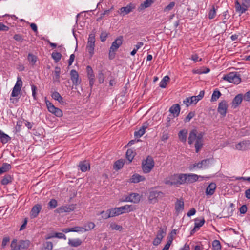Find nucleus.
<instances>
[{
	"label": "nucleus",
	"instance_id": "nucleus-24",
	"mask_svg": "<svg viewBox=\"0 0 250 250\" xmlns=\"http://www.w3.org/2000/svg\"><path fill=\"white\" fill-rule=\"evenodd\" d=\"M184 202L182 200H177L175 203V209L176 212L179 213L180 211H182L184 209Z\"/></svg>",
	"mask_w": 250,
	"mask_h": 250
},
{
	"label": "nucleus",
	"instance_id": "nucleus-62",
	"mask_svg": "<svg viewBox=\"0 0 250 250\" xmlns=\"http://www.w3.org/2000/svg\"><path fill=\"white\" fill-rule=\"evenodd\" d=\"M32 96L35 100L36 99V91L37 90V87L35 85H31Z\"/></svg>",
	"mask_w": 250,
	"mask_h": 250
},
{
	"label": "nucleus",
	"instance_id": "nucleus-12",
	"mask_svg": "<svg viewBox=\"0 0 250 250\" xmlns=\"http://www.w3.org/2000/svg\"><path fill=\"white\" fill-rule=\"evenodd\" d=\"M116 209V211L118 212L119 215L124 213H127L133 210V207L132 205H126L124 206H122L119 208H115Z\"/></svg>",
	"mask_w": 250,
	"mask_h": 250
},
{
	"label": "nucleus",
	"instance_id": "nucleus-9",
	"mask_svg": "<svg viewBox=\"0 0 250 250\" xmlns=\"http://www.w3.org/2000/svg\"><path fill=\"white\" fill-rule=\"evenodd\" d=\"M76 205V204H71L68 206H62L56 209L55 212L59 214L63 212H70L75 209Z\"/></svg>",
	"mask_w": 250,
	"mask_h": 250
},
{
	"label": "nucleus",
	"instance_id": "nucleus-30",
	"mask_svg": "<svg viewBox=\"0 0 250 250\" xmlns=\"http://www.w3.org/2000/svg\"><path fill=\"white\" fill-rule=\"evenodd\" d=\"M60 68L56 67L54 71V76L53 78L54 82H60Z\"/></svg>",
	"mask_w": 250,
	"mask_h": 250
},
{
	"label": "nucleus",
	"instance_id": "nucleus-25",
	"mask_svg": "<svg viewBox=\"0 0 250 250\" xmlns=\"http://www.w3.org/2000/svg\"><path fill=\"white\" fill-rule=\"evenodd\" d=\"M174 177L178 179L177 184H184L186 183V174H175Z\"/></svg>",
	"mask_w": 250,
	"mask_h": 250
},
{
	"label": "nucleus",
	"instance_id": "nucleus-22",
	"mask_svg": "<svg viewBox=\"0 0 250 250\" xmlns=\"http://www.w3.org/2000/svg\"><path fill=\"white\" fill-rule=\"evenodd\" d=\"M175 174L169 176L165 179V183L167 185H173L177 184V179L176 177H174Z\"/></svg>",
	"mask_w": 250,
	"mask_h": 250
},
{
	"label": "nucleus",
	"instance_id": "nucleus-11",
	"mask_svg": "<svg viewBox=\"0 0 250 250\" xmlns=\"http://www.w3.org/2000/svg\"><path fill=\"white\" fill-rule=\"evenodd\" d=\"M227 103L225 100H223L219 103L217 111L221 115L225 116L227 113Z\"/></svg>",
	"mask_w": 250,
	"mask_h": 250
},
{
	"label": "nucleus",
	"instance_id": "nucleus-33",
	"mask_svg": "<svg viewBox=\"0 0 250 250\" xmlns=\"http://www.w3.org/2000/svg\"><path fill=\"white\" fill-rule=\"evenodd\" d=\"M12 182V177L10 175L7 174L5 175L2 179L1 183L3 185H6L8 183Z\"/></svg>",
	"mask_w": 250,
	"mask_h": 250
},
{
	"label": "nucleus",
	"instance_id": "nucleus-5",
	"mask_svg": "<svg viewBox=\"0 0 250 250\" xmlns=\"http://www.w3.org/2000/svg\"><path fill=\"white\" fill-rule=\"evenodd\" d=\"M46 106L47 107L48 111L54 114L55 116L58 117H61L62 116V111L56 107L49 101H45Z\"/></svg>",
	"mask_w": 250,
	"mask_h": 250
},
{
	"label": "nucleus",
	"instance_id": "nucleus-14",
	"mask_svg": "<svg viewBox=\"0 0 250 250\" xmlns=\"http://www.w3.org/2000/svg\"><path fill=\"white\" fill-rule=\"evenodd\" d=\"M71 80L74 85H78L80 83L81 80L79 79V74L74 69L70 71Z\"/></svg>",
	"mask_w": 250,
	"mask_h": 250
},
{
	"label": "nucleus",
	"instance_id": "nucleus-37",
	"mask_svg": "<svg viewBox=\"0 0 250 250\" xmlns=\"http://www.w3.org/2000/svg\"><path fill=\"white\" fill-rule=\"evenodd\" d=\"M169 79V77L168 76H165L160 83V87L161 88H165Z\"/></svg>",
	"mask_w": 250,
	"mask_h": 250
},
{
	"label": "nucleus",
	"instance_id": "nucleus-8",
	"mask_svg": "<svg viewBox=\"0 0 250 250\" xmlns=\"http://www.w3.org/2000/svg\"><path fill=\"white\" fill-rule=\"evenodd\" d=\"M22 85V82L20 77H18L17 81L11 93V97H17L19 94Z\"/></svg>",
	"mask_w": 250,
	"mask_h": 250
},
{
	"label": "nucleus",
	"instance_id": "nucleus-1",
	"mask_svg": "<svg viewBox=\"0 0 250 250\" xmlns=\"http://www.w3.org/2000/svg\"><path fill=\"white\" fill-rule=\"evenodd\" d=\"M204 133L203 132H200L198 133L196 129L192 130L189 135L188 138V142L189 144L191 145L195 141V148L196 153H198L199 150L202 148L203 145V136Z\"/></svg>",
	"mask_w": 250,
	"mask_h": 250
},
{
	"label": "nucleus",
	"instance_id": "nucleus-61",
	"mask_svg": "<svg viewBox=\"0 0 250 250\" xmlns=\"http://www.w3.org/2000/svg\"><path fill=\"white\" fill-rule=\"evenodd\" d=\"M108 34L106 32H102L100 35V39L102 42H104L106 40Z\"/></svg>",
	"mask_w": 250,
	"mask_h": 250
},
{
	"label": "nucleus",
	"instance_id": "nucleus-4",
	"mask_svg": "<svg viewBox=\"0 0 250 250\" xmlns=\"http://www.w3.org/2000/svg\"><path fill=\"white\" fill-rule=\"evenodd\" d=\"M163 196L164 193L162 192L157 190H152L150 191L148 199L151 203H155Z\"/></svg>",
	"mask_w": 250,
	"mask_h": 250
},
{
	"label": "nucleus",
	"instance_id": "nucleus-7",
	"mask_svg": "<svg viewBox=\"0 0 250 250\" xmlns=\"http://www.w3.org/2000/svg\"><path fill=\"white\" fill-rule=\"evenodd\" d=\"M242 5L237 1L235 3V8L236 11L240 13H244L247 9V8L250 5V0H242Z\"/></svg>",
	"mask_w": 250,
	"mask_h": 250
},
{
	"label": "nucleus",
	"instance_id": "nucleus-27",
	"mask_svg": "<svg viewBox=\"0 0 250 250\" xmlns=\"http://www.w3.org/2000/svg\"><path fill=\"white\" fill-rule=\"evenodd\" d=\"M242 99L243 97L242 94H238L235 97L232 101V104L234 106V107H237L241 103Z\"/></svg>",
	"mask_w": 250,
	"mask_h": 250
},
{
	"label": "nucleus",
	"instance_id": "nucleus-10",
	"mask_svg": "<svg viewBox=\"0 0 250 250\" xmlns=\"http://www.w3.org/2000/svg\"><path fill=\"white\" fill-rule=\"evenodd\" d=\"M141 196L138 193H132L125 197L123 201L131 202L134 203H137L140 200Z\"/></svg>",
	"mask_w": 250,
	"mask_h": 250
},
{
	"label": "nucleus",
	"instance_id": "nucleus-18",
	"mask_svg": "<svg viewBox=\"0 0 250 250\" xmlns=\"http://www.w3.org/2000/svg\"><path fill=\"white\" fill-rule=\"evenodd\" d=\"M200 176L195 174H186V183H192L198 180Z\"/></svg>",
	"mask_w": 250,
	"mask_h": 250
},
{
	"label": "nucleus",
	"instance_id": "nucleus-34",
	"mask_svg": "<svg viewBox=\"0 0 250 250\" xmlns=\"http://www.w3.org/2000/svg\"><path fill=\"white\" fill-rule=\"evenodd\" d=\"M120 10L121 12L120 14L124 16L131 12L132 11V8L130 6L128 5L126 7H122Z\"/></svg>",
	"mask_w": 250,
	"mask_h": 250
},
{
	"label": "nucleus",
	"instance_id": "nucleus-19",
	"mask_svg": "<svg viewBox=\"0 0 250 250\" xmlns=\"http://www.w3.org/2000/svg\"><path fill=\"white\" fill-rule=\"evenodd\" d=\"M30 245V241L29 240H20L18 245V250H23L27 249Z\"/></svg>",
	"mask_w": 250,
	"mask_h": 250
},
{
	"label": "nucleus",
	"instance_id": "nucleus-56",
	"mask_svg": "<svg viewBox=\"0 0 250 250\" xmlns=\"http://www.w3.org/2000/svg\"><path fill=\"white\" fill-rule=\"evenodd\" d=\"M198 221V219H195V228H199L200 227L202 226L205 223V220L204 218L200 220L199 222H197Z\"/></svg>",
	"mask_w": 250,
	"mask_h": 250
},
{
	"label": "nucleus",
	"instance_id": "nucleus-48",
	"mask_svg": "<svg viewBox=\"0 0 250 250\" xmlns=\"http://www.w3.org/2000/svg\"><path fill=\"white\" fill-rule=\"evenodd\" d=\"M89 167V166L88 164L84 163V162H80L79 164V167H80L81 170L83 172H85L87 170V166Z\"/></svg>",
	"mask_w": 250,
	"mask_h": 250
},
{
	"label": "nucleus",
	"instance_id": "nucleus-60",
	"mask_svg": "<svg viewBox=\"0 0 250 250\" xmlns=\"http://www.w3.org/2000/svg\"><path fill=\"white\" fill-rule=\"evenodd\" d=\"M149 124L148 121H146L143 124V125L142 126V136L144 134L145 129L148 127Z\"/></svg>",
	"mask_w": 250,
	"mask_h": 250
},
{
	"label": "nucleus",
	"instance_id": "nucleus-59",
	"mask_svg": "<svg viewBox=\"0 0 250 250\" xmlns=\"http://www.w3.org/2000/svg\"><path fill=\"white\" fill-rule=\"evenodd\" d=\"M83 227H75L74 228H71V232H83Z\"/></svg>",
	"mask_w": 250,
	"mask_h": 250
},
{
	"label": "nucleus",
	"instance_id": "nucleus-49",
	"mask_svg": "<svg viewBox=\"0 0 250 250\" xmlns=\"http://www.w3.org/2000/svg\"><path fill=\"white\" fill-rule=\"evenodd\" d=\"M195 112L191 111L190 112L188 115L184 119V122L185 123L188 122L190 120L195 116Z\"/></svg>",
	"mask_w": 250,
	"mask_h": 250
},
{
	"label": "nucleus",
	"instance_id": "nucleus-64",
	"mask_svg": "<svg viewBox=\"0 0 250 250\" xmlns=\"http://www.w3.org/2000/svg\"><path fill=\"white\" fill-rule=\"evenodd\" d=\"M13 38L16 41L19 42H22V41L23 40L22 36L20 34H15Z\"/></svg>",
	"mask_w": 250,
	"mask_h": 250
},
{
	"label": "nucleus",
	"instance_id": "nucleus-47",
	"mask_svg": "<svg viewBox=\"0 0 250 250\" xmlns=\"http://www.w3.org/2000/svg\"><path fill=\"white\" fill-rule=\"evenodd\" d=\"M99 214L102 215V218L104 219H106L110 217V213L109 214L108 209L105 211H102L99 213L97 214L98 215Z\"/></svg>",
	"mask_w": 250,
	"mask_h": 250
},
{
	"label": "nucleus",
	"instance_id": "nucleus-45",
	"mask_svg": "<svg viewBox=\"0 0 250 250\" xmlns=\"http://www.w3.org/2000/svg\"><path fill=\"white\" fill-rule=\"evenodd\" d=\"M53 237H57V238H60V239L63 238L64 239H66L65 235L63 233L58 232V233H56L54 235L47 237L46 238V239H50Z\"/></svg>",
	"mask_w": 250,
	"mask_h": 250
},
{
	"label": "nucleus",
	"instance_id": "nucleus-43",
	"mask_svg": "<svg viewBox=\"0 0 250 250\" xmlns=\"http://www.w3.org/2000/svg\"><path fill=\"white\" fill-rule=\"evenodd\" d=\"M28 59L29 62L34 65L37 61V57L31 53H29L28 55Z\"/></svg>",
	"mask_w": 250,
	"mask_h": 250
},
{
	"label": "nucleus",
	"instance_id": "nucleus-3",
	"mask_svg": "<svg viewBox=\"0 0 250 250\" xmlns=\"http://www.w3.org/2000/svg\"><path fill=\"white\" fill-rule=\"evenodd\" d=\"M223 80L234 84H238L241 82L240 76L236 72H231L223 77Z\"/></svg>",
	"mask_w": 250,
	"mask_h": 250
},
{
	"label": "nucleus",
	"instance_id": "nucleus-54",
	"mask_svg": "<svg viewBox=\"0 0 250 250\" xmlns=\"http://www.w3.org/2000/svg\"><path fill=\"white\" fill-rule=\"evenodd\" d=\"M48 206L50 208H55L57 206V202L55 199H51L48 203Z\"/></svg>",
	"mask_w": 250,
	"mask_h": 250
},
{
	"label": "nucleus",
	"instance_id": "nucleus-52",
	"mask_svg": "<svg viewBox=\"0 0 250 250\" xmlns=\"http://www.w3.org/2000/svg\"><path fill=\"white\" fill-rule=\"evenodd\" d=\"M216 15V10L214 6H212V9L210 10L208 13V18L209 19H212L215 17Z\"/></svg>",
	"mask_w": 250,
	"mask_h": 250
},
{
	"label": "nucleus",
	"instance_id": "nucleus-55",
	"mask_svg": "<svg viewBox=\"0 0 250 250\" xmlns=\"http://www.w3.org/2000/svg\"><path fill=\"white\" fill-rule=\"evenodd\" d=\"M109 213H110V217L119 215L118 212L116 211V208L108 209Z\"/></svg>",
	"mask_w": 250,
	"mask_h": 250
},
{
	"label": "nucleus",
	"instance_id": "nucleus-35",
	"mask_svg": "<svg viewBox=\"0 0 250 250\" xmlns=\"http://www.w3.org/2000/svg\"><path fill=\"white\" fill-rule=\"evenodd\" d=\"M141 181V176L138 174H133L129 179V182L136 183Z\"/></svg>",
	"mask_w": 250,
	"mask_h": 250
},
{
	"label": "nucleus",
	"instance_id": "nucleus-46",
	"mask_svg": "<svg viewBox=\"0 0 250 250\" xmlns=\"http://www.w3.org/2000/svg\"><path fill=\"white\" fill-rule=\"evenodd\" d=\"M176 234V230L175 229L172 230L171 231V232L168 234V235L167 237V241L172 243V242L173 240L174 236Z\"/></svg>",
	"mask_w": 250,
	"mask_h": 250
},
{
	"label": "nucleus",
	"instance_id": "nucleus-13",
	"mask_svg": "<svg viewBox=\"0 0 250 250\" xmlns=\"http://www.w3.org/2000/svg\"><path fill=\"white\" fill-rule=\"evenodd\" d=\"M123 41V36H119L117 38L115 41L112 42L110 48L112 50L117 51L119 47L122 44Z\"/></svg>",
	"mask_w": 250,
	"mask_h": 250
},
{
	"label": "nucleus",
	"instance_id": "nucleus-17",
	"mask_svg": "<svg viewBox=\"0 0 250 250\" xmlns=\"http://www.w3.org/2000/svg\"><path fill=\"white\" fill-rule=\"evenodd\" d=\"M180 110L179 104H174L169 108V111L173 114L174 117H177L180 113Z\"/></svg>",
	"mask_w": 250,
	"mask_h": 250
},
{
	"label": "nucleus",
	"instance_id": "nucleus-29",
	"mask_svg": "<svg viewBox=\"0 0 250 250\" xmlns=\"http://www.w3.org/2000/svg\"><path fill=\"white\" fill-rule=\"evenodd\" d=\"M135 153L133 151V150L131 149H128L126 152V158L129 161V163H130L133 160L134 157L135 156Z\"/></svg>",
	"mask_w": 250,
	"mask_h": 250
},
{
	"label": "nucleus",
	"instance_id": "nucleus-53",
	"mask_svg": "<svg viewBox=\"0 0 250 250\" xmlns=\"http://www.w3.org/2000/svg\"><path fill=\"white\" fill-rule=\"evenodd\" d=\"M110 228L113 230H121L123 228L121 226L118 225L114 223H112L110 224Z\"/></svg>",
	"mask_w": 250,
	"mask_h": 250
},
{
	"label": "nucleus",
	"instance_id": "nucleus-6",
	"mask_svg": "<svg viewBox=\"0 0 250 250\" xmlns=\"http://www.w3.org/2000/svg\"><path fill=\"white\" fill-rule=\"evenodd\" d=\"M209 162V159H204L198 163H195L193 164L190 165L189 166V169L190 170H192L196 167L198 168H205L208 166Z\"/></svg>",
	"mask_w": 250,
	"mask_h": 250
},
{
	"label": "nucleus",
	"instance_id": "nucleus-41",
	"mask_svg": "<svg viewBox=\"0 0 250 250\" xmlns=\"http://www.w3.org/2000/svg\"><path fill=\"white\" fill-rule=\"evenodd\" d=\"M52 58L56 62H58L61 59L62 54L59 52H53L51 54Z\"/></svg>",
	"mask_w": 250,
	"mask_h": 250
},
{
	"label": "nucleus",
	"instance_id": "nucleus-21",
	"mask_svg": "<svg viewBox=\"0 0 250 250\" xmlns=\"http://www.w3.org/2000/svg\"><path fill=\"white\" fill-rule=\"evenodd\" d=\"M250 144V143L249 141H243L236 145V148L239 150H244L247 148Z\"/></svg>",
	"mask_w": 250,
	"mask_h": 250
},
{
	"label": "nucleus",
	"instance_id": "nucleus-42",
	"mask_svg": "<svg viewBox=\"0 0 250 250\" xmlns=\"http://www.w3.org/2000/svg\"><path fill=\"white\" fill-rule=\"evenodd\" d=\"M11 168V166L10 164L5 163H3L2 166L0 167V169L2 170V172L3 173L9 170Z\"/></svg>",
	"mask_w": 250,
	"mask_h": 250
},
{
	"label": "nucleus",
	"instance_id": "nucleus-63",
	"mask_svg": "<svg viewBox=\"0 0 250 250\" xmlns=\"http://www.w3.org/2000/svg\"><path fill=\"white\" fill-rule=\"evenodd\" d=\"M10 241V239H9V237H4L3 240H2V244H1V246L3 248L5 247L7 243L9 242Z\"/></svg>",
	"mask_w": 250,
	"mask_h": 250
},
{
	"label": "nucleus",
	"instance_id": "nucleus-26",
	"mask_svg": "<svg viewBox=\"0 0 250 250\" xmlns=\"http://www.w3.org/2000/svg\"><path fill=\"white\" fill-rule=\"evenodd\" d=\"M187 134L188 130L187 129H183L180 130L178 133V137L180 140L183 142L185 143L187 141Z\"/></svg>",
	"mask_w": 250,
	"mask_h": 250
},
{
	"label": "nucleus",
	"instance_id": "nucleus-51",
	"mask_svg": "<svg viewBox=\"0 0 250 250\" xmlns=\"http://www.w3.org/2000/svg\"><path fill=\"white\" fill-rule=\"evenodd\" d=\"M44 250H52L53 248V244L51 242H46L44 243Z\"/></svg>",
	"mask_w": 250,
	"mask_h": 250
},
{
	"label": "nucleus",
	"instance_id": "nucleus-40",
	"mask_svg": "<svg viewBox=\"0 0 250 250\" xmlns=\"http://www.w3.org/2000/svg\"><path fill=\"white\" fill-rule=\"evenodd\" d=\"M154 2V0H146L143 3H142V9L150 7Z\"/></svg>",
	"mask_w": 250,
	"mask_h": 250
},
{
	"label": "nucleus",
	"instance_id": "nucleus-44",
	"mask_svg": "<svg viewBox=\"0 0 250 250\" xmlns=\"http://www.w3.org/2000/svg\"><path fill=\"white\" fill-rule=\"evenodd\" d=\"M212 247L214 250H221V246L219 241L215 240L212 242Z\"/></svg>",
	"mask_w": 250,
	"mask_h": 250
},
{
	"label": "nucleus",
	"instance_id": "nucleus-50",
	"mask_svg": "<svg viewBox=\"0 0 250 250\" xmlns=\"http://www.w3.org/2000/svg\"><path fill=\"white\" fill-rule=\"evenodd\" d=\"M98 79L100 83H102L104 82V76L103 70H101L99 72L98 75Z\"/></svg>",
	"mask_w": 250,
	"mask_h": 250
},
{
	"label": "nucleus",
	"instance_id": "nucleus-39",
	"mask_svg": "<svg viewBox=\"0 0 250 250\" xmlns=\"http://www.w3.org/2000/svg\"><path fill=\"white\" fill-rule=\"evenodd\" d=\"M221 95V93L218 90H215L214 91L212 97H211V101H216Z\"/></svg>",
	"mask_w": 250,
	"mask_h": 250
},
{
	"label": "nucleus",
	"instance_id": "nucleus-23",
	"mask_svg": "<svg viewBox=\"0 0 250 250\" xmlns=\"http://www.w3.org/2000/svg\"><path fill=\"white\" fill-rule=\"evenodd\" d=\"M125 160L124 159H119L114 163L113 169L116 171L121 169L124 166Z\"/></svg>",
	"mask_w": 250,
	"mask_h": 250
},
{
	"label": "nucleus",
	"instance_id": "nucleus-32",
	"mask_svg": "<svg viewBox=\"0 0 250 250\" xmlns=\"http://www.w3.org/2000/svg\"><path fill=\"white\" fill-rule=\"evenodd\" d=\"M94 47L95 43L87 42V45L86 48L91 56H92L94 53Z\"/></svg>",
	"mask_w": 250,
	"mask_h": 250
},
{
	"label": "nucleus",
	"instance_id": "nucleus-16",
	"mask_svg": "<svg viewBox=\"0 0 250 250\" xmlns=\"http://www.w3.org/2000/svg\"><path fill=\"white\" fill-rule=\"evenodd\" d=\"M42 206L40 204H36L34 206L30 212V217L31 218H34L37 217L41 210Z\"/></svg>",
	"mask_w": 250,
	"mask_h": 250
},
{
	"label": "nucleus",
	"instance_id": "nucleus-38",
	"mask_svg": "<svg viewBox=\"0 0 250 250\" xmlns=\"http://www.w3.org/2000/svg\"><path fill=\"white\" fill-rule=\"evenodd\" d=\"M166 233V229L164 228H160L159 230L158 231L156 237H158L162 240Z\"/></svg>",
	"mask_w": 250,
	"mask_h": 250
},
{
	"label": "nucleus",
	"instance_id": "nucleus-20",
	"mask_svg": "<svg viewBox=\"0 0 250 250\" xmlns=\"http://www.w3.org/2000/svg\"><path fill=\"white\" fill-rule=\"evenodd\" d=\"M216 188V184L214 183H211L206 188V194L210 195V196L212 195L215 192V190Z\"/></svg>",
	"mask_w": 250,
	"mask_h": 250
},
{
	"label": "nucleus",
	"instance_id": "nucleus-28",
	"mask_svg": "<svg viewBox=\"0 0 250 250\" xmlns=\"http://www.w3.org/2000/svg\"><path fill=\"white\" fill-rule=\"evenodd\" d=\"M82 243V241L81 240L79 239H69L68 244L74 247H77L80 246Z\"/></svg>",
	"mask_w": 250,
	"mask_h": 250
},
{
	"label": "nucleus",
	"instance_id": "nucleus-2",
	"mask_svg": "<svg viewBox=\"0 0 250 250\" xmlns=\"http://www.w3.org/2000/svg\"><path fill=\"white\" fill-rule=\"evenodd\" d=\"M154 167V161L152 157L148 156L146 160L142 162V169L144 173L150 172Z\"/></svg>",
	"mask_w": 250,
	"mask_h": 250
},
{
	"label": "nucleus",
	"instance_id": "nucleus-15",
	"mask_svg": "<svg viewBox=\"0 0 250 250\" xmlns=\"http://www.w3.org/2000/svg\"><path fill=\"white\" fill-rule=\"evenodd\" d=\"M135 139L130 141L128 143L125 145V147L130 146L132 145L138 143L141 141L140 138H141V128L138 131L134 132Z\"/></svg>",
	"mask_w": 250,
	"mask_h": 250
},
{
	"label": "nucleus",
	"instance_id": "nucleus-31",
	"mask_svg": "<svg viewBox=\"0 0 250 250\" xmlns=\"http://www.w3.org/2000/svg\"><path fill=\"white\" fill-rule=\"evenodd\" d=\"M0 142L2 144H5L11 139V138L7 134L4 133L2 131L0 136Z\"/></svg>",
	"mask_w": 250,
	"mask_h": 250
},
{
	"label": "nucleus",
	"instance_id": "nucleus-36",
	"mask_svg": "<svg viewBox=\"0 0 250 250\" xmlns=\"http://www.w3.org/2000/svg\"><path fill=\"white\" fill-rule=\"evenodd\" d=\"M95 225L93 222H89L86 224L83 227V231H86L93 229Z\"/></svg>",
	"mask_w": 250,
	"mask_h": 250
},
{
	"label": "nucleus",
	"instance_id": "nucleus-58",
	"mask_svg": "<svg viewBox=\"0 0 250 250\" xmlns=\"http://www.w3.org/2000/svg\"><path fill=\"white\" fill-rule=\"evenodd\" d=\"M116 51L114 50L111 49L110 48L109 52L108 54V57L110 60H113L115 57Z\"/></svg>",
	"mask_w": 250,
	"mask_h": 250
},
{
	"label": "nucleus",
	"instance_id": "nucleus-57",
	"mask_svg": "<svg viewBox=\"0 0 250 250\" xmlns=\"http://www.w3.org/2000/svg\"><path fill=\"white\" fill-rule=\"evenodd\" d=\"M174 2H171L167 6L164 8V12L171 10L175 6Z\"/></svg>",
	"mask_w": 250,
	"mask_h": 250
}]
</instances>
